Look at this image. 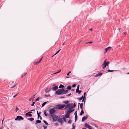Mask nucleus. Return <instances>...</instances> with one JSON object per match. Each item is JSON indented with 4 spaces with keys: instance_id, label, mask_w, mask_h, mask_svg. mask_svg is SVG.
<instances>
[{
    "instance_id": "11",
    "label": "nucleus",
    "mask_w": 129,
    "mask_h": 129,
    "mask_svg": "<svg viewBox=\"0 0 129 129\" xmlns=\"http://www.w3.org/2000/svg\"><path fill=\"white\" fill-rule=\"evenodd\" d=\"M71 107V105L70 104H68L66 106L65 105L64 109H67V108L70 107Z\"/></svg>"
},
{
    "instance_id": "58",
    "label": "nucleus",
    "mask_w": 129,
    "mask_h": 129,
    "mask_svg": "<svg viewBox=\"0 0 129 129\" xmlns=\"http://www.w3.org/2000/svg\"><path fill=\"white\" fill-rule=\"evenodd\" d=\"M94 126L96 127H98V126L96 124H94Z\"/></svg>"
},
{
    "instance_id": "15",
    "label": "nucleus",
    "mask_w": 129,
    "mask_h": 129,
    "mask_svg": "<svg viewBox=\"0 0 129 129\" xmlns=\"http://www.w3.org/2000/svg\"><path fill=\"white\" fill-rule=\"evenodd\" d=\"M106 59L105 60H104V62H105V65H106V66L107 67V66H108V64L109 63V62L108 61L106 62Z\"/></svg>"
},
{
    "instance_id": "6",
    "label": "nucleus",
    "mask_w": 129,
    "mask_h": 129,
    "mask_svg": "<svg viewBox=\"0 0 129 129\" xmlns=\"http://www.w3.org/2000/svg\"><path fill=\"white\" fill-rule=\"evenodd\" d=\"M57 121L60 123L61 125L63 123V121L62 120L61 118H59L57 120Z\"/></svg>"
},
{
    "instance_id": "1",
    "label": "nucleus",
    "mask_w": 129,
    "mask_h": 129,
    "mask_svg": "<svg viewBox=\"0 0 129 129\" xmlns=\"http://www.w3.org/2000/svg\"><path fill=\"white\" fill-rule=\"evenodd\" d=\"M65 106V105L58 104L56 106L54 107V108L57 110H61Z\"/></svg>"
},
{
    "instance_id": "17",
    "label": "nucleus",
    "mask_w": 129,
    "mask_h": 129,
    "mask_svg": "<svg viewBox=\"0 0 129 129\" xmlns=\"http://www.w3.org/2000/svg\"><path fill=\"white\" fill-rule=\"evenodd\" d=\"M41 122V121L39 120H37L36 121V123H35V124H37V123H40Z\"/></svg>"
},
{
    "instance_id": "14",
    "label": "nucleus",
    "mask_w": 129,
    "mask_h": 129,
    "mask_svg": "<svg viewBox=\"0 0 129 129\" xmlns=\"http://www.w3.org/2000/svg\"><path fill=\"white\" fill-rule=\"evenodd\" d=\"M105 62H104V63L102 64V68L104 69L106 67V65H105Z\"/></svg>"
},
{
    "instance_id": "50",
    "label": "nucleus",
    "mask_w": 129,
    "mask_h": 129,
    "mask_svg": "<svg viewBox=\"0 0 129 129\" xmlns=\"http://www.w3.org/2000/svg\"><path fill=\"white\" fill-rule=\"evenodd\" d=\"M76 86V84H74L72 86V87H75Z\"/></svg>"
},
{
    "instance_id": "48",
    "label": "nucleus",
    "mask_w": 129,
    "mask_h": 129,
    "mask_svg": "<svg viewBox=\"0 0 129 129\" xmlns=\"http://www.w3.org/2000/svg\"><path fill=\"white\" fill-rule=\"evenodd\" d=\"M35 102H33V104L31 105V106H34V104H35Z\"/></svg>"
},
{
    "instance_id": "41",
    "label": "nucleus",
    "mask_w": 129,
    "mask_h": 129,
    "mask_svg": "<svg viewBox=\"0 0 129 129\" xmlns=\"http://www.w3.org/2000/svg\"><path fill=\"white\" fill-rule=\"evenodd\" d=\"M43 126L44 127V129H46L47 127L46 126L44 125Z\"/></svg>"
},
{
    "instance_id": "55",
    "label": "nucleus",
    "mask_w": 129,
    "mask_h": 129,
    "mask_svg": "<svg viewBox=\"0 0 129 129\" xmlns=\"http://www.w3.org/2000/svg\"><path fill=\"white\" fill-rule=\"evenodd\" d=\"M41 112H40L38 114H37L38 116H40V114H41Z\"/></svg>"
},
{
    "instance_id": "59",
    "label": "nucleus",
    "mask_w": 129,
    "mask_h": 129,
    "mask_svg": "<svg viewBox=\"0 0 129 129\" xmlns=\"http://www.w3.org/2000/svg\"><path fill=\"white\" fill-rule=\"evenodd\" d=\"M74 114H75V115H77V111H76L75 112V113Z\"/></svg>"
},
{
    "instance_id": "57",
    "label": "nucleus",
    "mask_w": 129,
    "mask_h": 129,
    "mask_svg": "<svg viewBox=\"0 0 129 129\" xmlns=\"http://www.w3.org/2000/svg\"><path fill=\"white\" fill-rule=\"evenodd\" d=\"M45 96L46 97H48V96H50V95H47L46 94H45Z\"/></svg>"
},
{
    "instance_id": "53",
    "label": "nucleus",
    "mask_w": 129,
    "mask_h": 129,
    "mask_svg": "<svg viewBox=\"0 0 129 129\" xmlns=\"http://www.w3.org/2000/svg\"><path fill=\"white\" fill-rule=\"evenodd\" d=\"M81 92V90H79L78 92L77 93H78L79 94H80Z\"/></svg>"
},
{
    "instance_id": "24",
    "label": "nucleus",
    "mask_w": 129,
    "mask_h": 129,
    "mask_svg": "<svg viewBox=\"0 0 129 129\" xmlns=\"http://www.w3.org/2000/svg\"><path fill=\"white\" fill-rule=\"evenodd\" d=\"M83 98V95H82L81 97L78 98L77 99L79 101H81L82 100Z\"/></svg>"
},
{
    "instance_id": "60",
    "label": "nucleus",
    "mask_w": 129,
    "mask_h": 129,
    "mask_svg": "<svg viewBox=\"0 0 129 129\" xmlns=\"http://www.w3.org/2000/svg\"><path fill=\"white\" fill-rule=\"evenodd\" d=\"M32 99V98H30V99H29V101H30Z\"/></svg>"
},
{
    "instance_id": "23",
    "label": "nucleus",
    "mask_w": 129,
    "mask_h": 129,
    "mask_svg": "<svg viewBox=\"0 0 129 129\" xmlns=\"http://www.w3.org/2000/svg\"><path fill=\"white\" fill-rule=\"evenodd\" d=\"M102 74L101 73H99L98 74L96 75V77H98V76H101L102 75Z\"/></svg>"
},
{
    "instance_id": "52",
    "label": "nucleus",
    "mask_w": 129,
    "mask_h": 129,
    "mask_svg": "<svg viewBox=\"0 0 129 129\" xmlns=\"http://www.w3.org/2000/svg\"><path fill=\"white\" fill-rule=\"evenodd\" d=\"M71 71H70L67 74V76H69V74L70 73H71Z\"/></svg>"
},
{
    "instance_id": "13",
    "label": "nucleus",
    "mask_w": 129,
    "mask_h": 129,
    "mask_svg": "<svg viewBox=\"0 0 129 129\" xmlns=\"http://www.w3.org/2000/svg\"><path fill=\"white\" fill-rule=\"evenodd\" d=\"M25 115L26 116H28L29 117H31L32 116V115L30 113H26L25 114Z\"/></svg>"
},
{
    "instance_id": "3",
    "label": "nucleus",
    "mask_w": 129,
    "mask_h": 129,
    "mask_svg": "<svg viewBox=\"0 0 129 129\" xmlns=\"http://www.w3.org/2000/svg\"><path fill=\"white\" fill-rule=\"evenodd\" d=\"M51 116L53 120L54 121H57L58 118V116H57L55 114H53L51 115Z\"/></svg>"
},
{
    "instance_id": "37",
    "label": "nucleus",
    "mask_w": 129,
    "mask_h": 129,
    "mask_svg": "<svg viewBox=\"0 0 129 129\" xmlns=\"http://www.w3.org/2000/svg\"><path fill=\"white\" fill-rule=\"evenodd\" d=\"M85 95H86V92H85L84 93L83 98H85V99H86Z\"/></svg>"
},
{
    "instance_id": "27",
    "label": "nucleus",
    "mask_w": 129,
    "mask_h": 129,
    "mask_svg": "<svg viewBox=\"0 0 129 129\" xmlns=\"http://www.w3.org/2000/svg\"><path fill=\"white\" fill-rule=\"evenodd\" d=\"M64 87V86L63 85H62V84H60L59 87V88H63Z\"/></svg>"
},
{
    "instance_id": "26",
    "label": "nucleus",
    "mask_w": 129,
    "mask_h": 129,
    "mask_svg": "<svg viewBox=\"0 0 129 129\" xmlns=\"http://www.w3.org/2000/svg\"><path fill=\"white\" fill-rule=\"evenodd\" d=\"M67 89L68 90H71V87L70 86H68Z\"/></svg>"
},
{
    "instance_id": "21",
    "label": "nucleus",
    "mask_w": 129,
    "mask_h": 129,
    "mask_svg": "<svg viewBox=\"0 0 129 129\" xmlns=\"http://www.w3.org/2000/svg\"><path fill=\"white\" fill-rule=\"evenodd\" d=\"M84 113V112L83 111V110H81V112L80 114V116L82 115Z\"/></svg>"
},
{
    "instance_id": "32",
    "label": "nucleus",
    "mask_w": 129,
    "mask_h": 129,
    "mask_svg": "<svg viewBox=\"0 0 129 129\" xmlns=\"http://www.w3.org/2000/svg\"><path fill=\"white\" fill-rule=\"evenodd\" d=\"M61 71V70L60 69L59 71H58V72H55V73H54L52 74V75L55 74H57L58 73H59Z\"/></svg>"
},
{
    "instance_id": "20",
    "label": "nucleus",
    "mask_w": 129,
    "mask_h": 129,
    "mask_svg": "<svg viewBox=\"0 0 129 129\" xmlns=\"http://www.w3.org/2000/svg\"><path fill=\"white\" fill-rule=\"evenodd\" d=\"M28 120H30L31 121H32L34 120V118H28Z\"/></svg>"
},
{
    "instance_id": "46",
    "label": "nucleus",
    "mask_w": 129,
    "mask_h": 129,
    "mask_svg": "<svg viewBox=\"0 0 129 129\" xmlns=\"http://www.w3.org/2000/svg\"><path fill=\"white\" fill-rule=\"evenodd\" d=\"M40 98L39 97H38L36 100V101H39Z\"/></svg>"
},
{
    "instance_id": "29",
    "label": "nucleus",
    "mask_w": 129,
    "mask_h": 129,
    "mask_svg": "<svg viewBox=\"0 0 129 129\" xmlns=\"http://www.w3.org/2000/svg\"><path fill=\"white\" fill-rule=\"evenodd\" d=\"M42 58H41L40 60H39V61L38 62H36L35 63H36V64H35L36 65H37V64L38 63H39L42 60Z\"/></svg>"
},
{
    "instance_id": "40",
    "label": "nucleus",
    "mask_w": 129,
    "mask_h": 129,
    "mask_svg": "<svg viewBox=\"0 0 129 129\" xmlns=\"http://www.w3.org/2000/svg\"><path fill=\"white\" fill-rule=\"evenodd\" d=\"M16 84H15V85H14L13 86L11 87L10 88H14L16 86Z\"/></svg>"
},
{
    "instance_id": "47",
    "label": "nucleus",
    "mask_w": 129,
    "mask_h": 129,
    "mask_svg": "<svg viewBox=\"0 0 129 129\" xmlns=\"http://www.w3.org/2000/svg\"><path fill=\"white\" fill-rule=\"evenodd\" d=\"M92 43V42H91V41H90V42H88L87 43H86V44H88V43H89V44H91V43Z\"/></svg>"
},
{
    "instance_id": "30",
    "label": "nucleus",
    "mask_w": 129,
    "mask_h": 129,
    "mask_svg": "<svg viewBox=\"0 0 129 129\" xmlns=\"http://www.w3.org/2000/svg\"><path fill=\"white\" fill-rule=\"evenodd\" d=\"M68 90H64V91H63L64 94H66V93H67L68 92Z\"/></svg>"
},
{
    "instance_id": "28",
    "label": "nucleus",
    "mask_w": 129,
    "mask_h": 129,
    "mask_svg": "<svg viewBox=\"0 0 129 129\" xmlns=\"http://www.w3.org/2000/svg\"><path fill=\"white\" fill-rule=\"evenodd\" d=\"M74 124H75V123H73V124H72V127L71 129H75V126L74 125Z\"/></svg>"
},
{
    "instance_id": "54",
    "label": "nucleus",
    "mask_w": 129,
    "mask_h": 129,
    "mask_svg": "<svg viewBox=\"0 0 129 129\" xmlns=\"http://www.w3.org/2000/svg\"><path fill=\"white\" fill-rule=\"evenodd\" d=\"M4 128V127L3 126H2L0 127V129H2L3 128Z\"/></svg>"
},
{
    "instance_id": "33",
    "label": "nucleus",
    "mask_w": 129,
    "mask_h": 129,
    "mask_svg": "<svg viewBox=\"0 0 129 129\" xmlns=\"http://www.w3.org/2000/svg\"><path fill=\"white\" fill-rule=\"evenodd\" d=\"M69 103V102L68 101H65L63 102V103L66 104H68Z\"/></svg>"
},
{
    "instance_id": "42",
    "label": "nucleus",
    "mask_w": 129,
    "mask_h": 129,
    "mask_svg": "<svg viewBox=\"0 0 129 129\" xmlns=\"http://www.w3.org/2000/svg\"><path fill=\"white\" fill-rule=\"evenodd\" d=\"M72 122V121L71 120H70L68 121V123H69L70 124Z\"/></svg>"
},
{
    "instance_id": "62",
    "label": "nucleus",
    "mask_w": 129,
    "mask_h": 129,
    "mask_svg": "<svg viewBox=\"0 0 129 129\" xmlns=\"http://www.w3.org/2000/svg\"><path fill=\"white\" fill-rule=\"evenodd\" d=\"M83 100H82V101L83 102L84 100L85 101V98H83Z\"/></svg>"
},
{
    "instance_id": "4",
    "label": "nucleus",
    "mask_w": 129,
    "mask_h": 129,
    "mask_svg": "<svg viewBox=\"0 0 129 129\" xmlns=\"http://www.w3.org/2000/svg\"><path fill=\"white\" fill-rule=\"evenodd\" d=\"M23 119L24 118L21 116H18L15 119V120L16 121H20L21 120H23Z\"/></svg>"
},
{
    "instance_id": "9",
    "label": "nucleus",
    "mask_w": 129,
    "mask_h": 129,
    "mask_svg": "<svg viewBox=\"0 0 129 129\" xmlns=\"http://www.w3.org/2000/svg\"><path fill=\"white\" fill-rule=\"evenodd\" d=\"M58 89V87L57 86H55L53 87L52 88V89L53 91H55L57 90Z\"/></svg>"
},
{
    "instance_id": "22",
    "label": "nucleus",
    "mask_w": 129,
    "mask_h": 129,
    "mask_svg": "<svg viewBox=\"0 0 129 129\" xmlns=\"http://www.w3.org/2000/svg\"><path fill=\"white\" fill-rule=\"evenodd\" d=\"M26 74H27L26 73H24L21 76V78H22L24 76H25L26 75Z\"/></svg>"
},
{
    "instance_id": "49",
    "label": "nucleus",
    "mask_w": 129,
    "mask_h": 129,
    "mask_svg": "<svg viewBox=\"0 0 129 129\" xmlns=\"http://www.w3.org/2000/svg\"><path fill=\"white\" fill-rule=\"evenodd\" d=\"M79 85L78 86H77V90H78V89H79Z\"/></svg>"
},
{
    "instance_id": "56",
    "label": "nucleus",
    "mask_w": 129,
    "mask_h": 129,
    "mask_svg": "<svg viewBox=\"0 0 129 129\" xmlns=\"http://www.w3.org/2000/svg\"><path fill=\"white\" fill-rule=\"evenodd\" d=\"M79 89H78V90H77V89H76V93H77L78 92V91H79Z\"/></svg>"
},
{
    "instance_id": "12",
    "label": "nucleus",
    "mask_w": 129,
    "mask_h": 129,
    "mask_svg": "<svg viewBox=\"0 0 129 129\" xmlns=\"http://www.w3.org/2000/svg\"><path fill=\"white\" fill-rule=\"evenodd\" d=\"M111 48V47H108L106 48L105 49L106 52H105L104 53H106L107 51H108L109 49L110 50Z\"/></svg>"
},
{
    "instance_id": "16",
    "label": "nucleus",
    "mask_w": 129,
    "mask_h": 129,
    "mask_svg": "<svg viewBox=\"0 0 129 129\" xmlns=\"http://www.w3.org/2000/svg\"><path fill=\"white\" fill-rule=\"evenodd\" d=\"M76 104L75 103H74L73 104V106H72V105L70 107L71 108L73 109V108H75L76 107Z\"/></svg>"
},
{
    "instance_id": "25",
    "label": "nucleus",
    "mask_w": 129,
    "mask_h": 129,
    "mask_svg": "<svg viewBox=\"0 0 129 129\" xmlns=\"http://www.w3.org/2000/svg\"><path fill=\"white\" fill-rule=\"evenodd\" d=\"M47 102H45L42 105V107H43L47 103Z\"/></svg>"
},
{
    "instance_id": "43",
    "label": "nucleus",
    "mask_w": 129,
    "mask_h": 129,
    "mask_svg": "<svg viewBox=\"0 0 129 129\" xmlns=\"http://www.w3.org/2000/svg\"><path fill=\"white\" fill-rule=\"evenodd\" d=\"M19 110V108L17 107H16L15 111L17 112Z\"/></svg>"
},
{
    "instance_id": "5",
    "label": "nucleus",
    "mask_w": 129,
    "mask_h": 129,
    "mask_svg": "<svg viewBox=\"0 0 129 129\" xmlns=\"http://www.w3.org/2000/svg\"><path fill=\"white\" fill-rule=\"evenodd\" d=\"M54 108L50 109L49 110V113L50 114L54 113L56 111L55 110Z\"/></svg>"
},
{
    "instance_id": "63",
    "label": "nucleus",
    "mask_w": 129,
    "mask_h": 129,
    "mask_svg": "<svg viewBox=\"0 0 129 129\" xmlns=\"http://www.w3.org/2000/svg\"><path fill=\"white\" fill-rule=\"evenodd\" d=\"M64 96H60V98H64Z\"/></svg>"
},
{
    "instance_id": "51",
    "label": "nucleus",
    "mask_w": 129,
    "mask_h": 129,
    "mask_svg": "<svg viewBox=\"0 0 129 129\" xmlns=\"http://www.w3.org/2000/svg\"><path fill=\"white\" fill-rule=\"evenodd\" d=\"M71 95V93H70L69 94H68V95H67L66 96H70Z\"/></svg>"
},
{
    "instance_id": "45",
    "label": "nucleus",
    "mask_w": 129,
    "mask_h": 129,
    "mask_svg": "<svg viewBox=\"0 0 129 129\" xmlns=\"http://www.w3.org/2000/svg\"><path fill=\"white\" fill-rule=\"evenodd\" d=\"M83 105V103H81L80 105V107H82Z\"/></svg>"
},
{
    "instance_id": "8",
    "label": "nucleus",
    "mask_w": 129,
    "mask_h": 129,
    "mask_svg": "<svg viewBox=\"0 0 129 129\" xmlns=\"http://www.w3.org/2000/svg\"><path fill=\"white\" fill-rule=\"evenodd\" d=\"M72 108H71L70 107L69 108V110L67 112V113L69 114L72 112V111H73V110L72 109Z\"/></svg>"
},
{
    "instance_id": "36",
    "label": "nucleus",
    "mask_w": 129,
    "mask_h": 129,
    "mask_svg": "<svg viewBox=\"0 0 129 129\" xmlns=\"http://www.w3.org/2000/svg\"><path fill=\"white\" fill-rule=\"evenodd\" d=\"M44 113L45 115L46 116H47L48 115L47 114H46V111L45 110L44 111Z\"/></svg>"
},
{
    "instance_id": "35",
    "label": "nucleus",
    "mask_w": 129,
    "mask_h": 129,
    "mask_svg": "<svg viewBox=\"0 0 129 129\" xmlns=\"http://www.w3.org/2000/svg\"><path fill=\"white\" fill-rule=\"evenodd\" d=\"M107 71L108 72H112L115 71V70H107Z\"/></svg>"
},
{
    "instance_id": "34",
    "label": "nucleus",
    "mask_w": 129,
    "mask_h": 129,
    "mask_svg": "<svg viewBox=\"0 0 129 129\" xmlns=\"http://www.w3.org/2000/svg\"><path fill=\"white\" fill-rule=\"evenodd\" d=\"M75 122H76V121L77 120V117H78L77 115H75Z\"/></svg>"
},
{
    "instance_id": "64",
    "label": "nucleus",
    "mask_w": 129,
    "mask_h": 129,
    "mask_svg": "<svg viewBox=\"0 0 129 129\" xmlns=\"http://www.w3.org/2000/svg\"><path fill=\"white\" fill-rule=\"evenodd\" d=\"M71 90L72 91H74L75 90V89H72Z\"/></svg>"
},
{
    "instance_id": "61",
    "label": "nucleus",
    "mask_w": 129,
    "mask_h": 129,
    "mask_svg": "<svg viewBox=\"0 0 129 129\" xmlns=\"http://www.w3.org/2000/svg\"><path fill=\"white\" fill-rule=\"evenodd\" d=\"M81 110H83V107H80Z\"/></svg>"
},
{
    "instance_id": "2",
    "label": "nucleus",
    "mask_w": 129,
    "mask_h": 129,
    "mask_svg": "<svg viewBox=\"0 0 129 129\" xmlns=\"http://www.w3.org/2000/svg\"><path fill=\"white\" fill-rule=\"evenodd\" d=\"M64 89L62 88L58 89L56 92V94L58 95L64 94Z\"/></svg>"
},
{
    "instance_id": "31",
    "label": "nucleus",
    "mask_w": 129,
    "mask_h": 129,
    "mask_svg": "<svg viewBox=\"0 0 129 129\" xmlns=\"http://www.w3.org/2000/svg\"><path fill=\"white\" fill-rule=\"evenodd\" d=\"M43 121L45 123V124L46 125H48L49 124L47 123V122L45 120H43Z\"/></svg>"
},
{
    "instance_id": "39",
    "label": "nucleus",
    "mask_w": 129,
    "mask_h": 129,
    "mask_svg": "<svg viewBox=\"0 0 129 129\" xmlns=\"http://www.w3.org/2000/svg\"><path fill=\"white\" fill-rule=\"evenodd\" d=\"M51 89H49L48 90V91H47L46 92V93H47L49 92L51 90Z\"/></svg>"
},
{
    "instance_id": "19",
    "label": "nucleus",
    "mask_w": 129,
    "mask_h": 129,
    "mask_svg": "<svg viewBox=\"0 0 129 129\" xmlns=\"http://www.w3.org/2000/svg\"><path fill=\"white\" fill-rule=\"evenodd\" d=\"M69 115L70 114L67 113V114H66L65 115L64 117L66 118H68L69 117Z\"/></svg>"
},
{
    "instance_id": "7",
    "label": "nucleus",
    "mask_w": 129,
    "mask_h": 129,
    "mask_svg": "<svg viewBox=\"0 0 129 129\" xmlns=\"http://www.w3.org/2000/svg\"><path fill=\"white\" fill-rule=\"evenodd\" d=\"M88 118V116L86 115L83 116L82 118V121L84 122L85 120H86Z\"/></svg>"
},
{
    "instance_id": "38",
    "label": "nucleus",
    "mask_w": 129,
    "mask_h": 129,
    "mask_svg": "<svg viewBox=\"0 0 129 129\" xmlns=\"http://www.w3.org/2000/svg\"><path fill=\"white\" fill-rule=\"evenodd\" d=\"M61 49H60L58 51H57V52L54 55V56L56 55V54H57L60 51V50Z\"/></svg>"
},
{
    "instance_id": "10",
    "label": "nucleus",
    "mask_w": 129,
    "mask_h": 129,
    "mask_svg": "<svg viewBox=\"0 0 129 129\" xmlns=\"http://www.w3.org/2000/svg\"><path fill=\"white\" fill-rule=\"evenodd\" d=\"M84 126L87 128H89L90 127H91V126L88 125V124L86 123L84 124Z\"/></svg>"
},
{
    "instance_id": "44",
    "label": "nucleus",
    "mask_w": 129,
    "mask_h": 129,
    "mask_svg": "<svg viewBox=\"0 0 129 129\" xmlns=\"http://www.w3.org/2000/svg\"><path fill=\"white\" fill-rule=\"evenodd\" d=\"M19 93H18L17 94H16V95H14L13 97V98H15L16 96L17 95H18Z\"/></svg>"
},
{
    "instance_id": "18",
    "label": "nucleus",
    "mask_w": 129,
    "mask_h": 129,
    "mask_svg": "<svg viewBox=\"0 0 129 129\" xmlns=\"http://www.w3.org/2000/svg\"><path fill=\"white\" fill-rule=\"evenodd\" d=\"M66 118L65 117H64V116H63V117L62 118V119L63 120V121H64L66 122H67V121H66Z\"/></svg>"
}]
</instances>
